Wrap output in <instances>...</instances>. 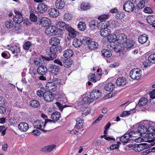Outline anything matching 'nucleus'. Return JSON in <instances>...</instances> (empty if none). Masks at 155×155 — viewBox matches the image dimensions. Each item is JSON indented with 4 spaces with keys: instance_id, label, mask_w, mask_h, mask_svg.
<instances>
[{
    "instance_id": "4c0bfd02",
    "label": "nucleus",
    "mask_w": 155,
    "mask_h": 155,
    "mask_svg": "<svg viewBox=\"0 0 155 155\" xmlns=\"http://www.w3.org/2000/svg\"><path fill=\"white\" fill-rule=\"evenodd\" d=\"M102 55L106 57H110L112 55L111 52L108 49H104L102 50Z\"/></svg>"
},
{
    "instance_id": "de8ad7c7",
    "label": "nucleus",
    "mask_w": 155,
    "mask_h": 155,
    "mask_svg": "<svg viewBox=\"0 0 155 155\" xmlns=\"http://www.w3.org/2000/svg\"><path fill=\"white\" fill-rule=\"evenodd\" d=\"M72 64V62L70 59H66L64 61L63 65L65 67H70Z\"/></svg>"
},
{
    "instance_id": "4be33fe9",
    "label": "nucleus",
    "mask_w": 155,
    "mask_h": 155,
    "mask_svg": "<svg viewBox=\"0 0 155 155\" xmlns=\"http://www.w3.org/2000/svg\"><path fill=\"white\" fill-rule=\"evenodd\" d=\"M148 38V36L145 34H143L139 37L138 40L140 43L143 44L146 42Z\"/></svg>"
},
{
    "instance_id": "393cba45",
    "label": "nucleus",
    "mask_w": 155,
    "mask_h": 155,
    "mask_svg": "<svg viewBox=\"0 0 155 155\" xmlns=\"http://www.w3.org/2000/svg\"><path fill=\"white\" fill-rule=\"evenodd\" d=\"M98 44L97 42L92 40L88 43V47L89 49L91 50H95L98 48Z\"/></svg>"
},
{
    "instance_id": "a18cd8bd",
    "label": "nucleus",
    "mask_w": 155,
    "mask_h": 155,
    "mask_svg": "<svg viewBox=\"0 0 155 155\" xmlns=\"http://www.w3.org/2000/svg\"><path fill=\"white\" fill-rule=\"evenodd\" d=\"M124 49L123 45H121V44H116V46L115 47L114 51L117 52H120L121 50Z\"/></svg>"
},
{
    "instance_id": "6e6d98bb",
    "label": "nucleus",
    "mask_w": 155,
    "mask_h": 155,
    "mask_svg": "<svg viewBox=\"0 0 155 155\" xmlns=\"http://www.w3.org/2000/svg\"><path fill=\"white\" fill-rule=\"evenodd\" d=\"M30 18L31 20L34 22H36L37 21V17L34 13H31L30 14Z\"/></svg>"
},
{
    "instance_id": "1a4fd4ad",
    "label": "nucleus",
    "mask_w": 155,
    "mask_h": 155,
    "mask_svg": "<svg viewBox=\"0 0 155 155\" xmlns=\"http://www.w3.org/2000/svg\"><path fill=\"white\" fill-rule=\"evenodd\" d=\"M43 98L46 101L50 102L52 101L54 99L53 94L50 91H47L44 93Z\"/></svg>"
},
{
    "instance_id": "a211bd4d",
    "label": "nucleus",
    "mask_w": 155,
    "mask_h": 155,
    "mask_svg": "<svg viewBox=\"0 0 155 155\" xmlns=\"http://www.w3.org/2000/svg\"><path fill=\"white\" fill-rule=\"evenodd\" d=\"M56 146L54 144H51V145L45 146L43 147L41 149V150L42 151L49 152L52 151L54 149L56 148Z\"/></svg>"
},
{
    "instance_id": "3c124183",
    "label": "nucleus",
    "mask_w": 155,
    "mask_h": 155,
    "mask_svg": "<svg viewBox=\"0 0 155 155\" xmlns=\"http://www.w3.org/2000/svg\"><path fill=\"white\" fill-rule=\"evenodd\" d=\"M119 25L118 22L116 20H113L110 21V26L112 28H115Z\"/></svg>"
},
{
    "instance_id": "5fc2aeb1",
    "label": "nucleus",
    "mask_w": 155,
    "mask_h": 155,
    "mask_svg": "<svg viewBox=\"0 0 155 155\" xmlns=\"http://www.w3.org/2000/svg\"><path fill=\"white\" fill-rule=\"evenodd\" d=\"M82 40V43H85L88 45V43H89L90 41H91L92 40L90 37H84Z\"/></svg>"
},
{
    "instance_id": "f3484780",
    "label": "nucleus",
    "mask_w": 155,
    "mask_h": 155,
    "mask_svg": "<svg viewBox=\"0 0 155 155\" xmlns=\"http://www.w3.org/2000/svg\"><path fill=\"white\" fill-rule=\"evenodd\" d=\"M146 123H148V124L147 126V133L148 134H151L153 132L154 130L155 129L154 125H155V123H154L152 122H147Z\"/></svg>"
},
{
    "instance_id": "412c9836",
    "label": "nucleus",
    "mask_w": 155,
    "mask_h": 155,
    "mask_svg": "<svg viewBox=\"0 0 155 155\" xmlns=\"http://www.w3.org/2000/svg\"><path fill=\"white\" fill-rule=\"evenodd\" d=\"M47 68L44 66H41L37 69V72L38 74L41 75H44L47 72Z\"/></svg>"
},
{
    "instance_id": "c9c22d12",
    "label": "nucleus",
    "mask_w": 155,
    "mask_h": 155,
    "mask_svg": "<svg viewBox=\"0 0 155 155\" xmlns=\"http://www.w3.org/2000/svg\"><path fill=\"white\" fill-rule=\"evenodd\" d=\"M51 54H50V57H45L43 56H42V58L43 59H45V60L47 61H50L52 60L54 58H56L57 57L56 54L54 52H50Z\"/></svg>"
},
{
    "instance_id": "c03bdc74",
    "label": "nucleus",
    "mask_w": 155,
    "mask_h": 155,
    "mask_svg": "<svg viewBox=\"0 0 155 155\" xmlns=\"http://www.w3.org/2000/svg\"><path fill=\"white\" fill-rule=\"evenodd\" d=\"M56 25L58 28H65L66 29V25H68L65 24V23L62 21H59L56 22Z\"/></svg>"
},
{
    "instance_id": "f03ea898",
    "label": "nucleus",
    "mask_w": 155,
    "mask_h": 155,
    "mask_svg": "<svg viewBox=\"0 0 155 155\" xmlns=\"http://www.w3.org/2000/svg\"><path fill=\"white\" fill-rule=\"evenodd\" d=\"M148 123H140L137 124V131H136L133 134H135V133L137 134L140 135L142 136V134H146L147 131V126L148 124Z\"/></svg>"
},
{
    "instance_id": "cd10ccee",
    "label": "nucleus",
    "mask_w": 155,
    "mask_h": 155,
    "mask_svg": "<svg viewBox=\"0 0 155 155\" xmlns=\"http://www.w3.org/2000/svg\"><path fill=\"white\" fill-rule=\"evenodd\" d=\"M61 47L59 46H53L50 49V52H54L56 54L59 53L61 52Z\"/></svg>"
},
{
    "instance_id": "8fccbe9b",
    "label": "nucleus",
    "mask_w": 155,
    "mask_h": 155,
    "mask_svg": "<svg viewBox=\"0 0 155 155\" xmlns=\"http://www.w3.org/2000/svg\"><path fill=\"white\" fill-rule=\"evenodd\" d=\"M93 101L92 100V99L91 97H86L83 98L82 100V102L84 104H88L91 103L93 102Z\"/></svg>"
},
{
    "instance_id": "ddd939ff",
    "label": "nucleus",
    "mask_w": 155,
    "mask_h": 155,
    "mask_svg": "<svg viewBox=\"0 0 155 155\" xmlns=\"http://www.w3.org/2000/svg\"><path fill=\"white\" fill-rule=\"evenodd\" d=\"M18 128L22 132H26L29 129V126L28 124L25 122L20 123L18 126Z\"/></svg>"
},
{
    "instance_id": "5701e85b",
    "label": "nucleus",
    "mask_w": 155,
    "mask_h": 155,
    "mask_svg": "<svg viewBox=\"0 0 155 155\" xmlns=\"http://www.w3.org/2000/svg\"><path fill=\"white\" fill-rule=\"evenodd\" d=\"M126 43L124 44V47L127 49H129L130 48L134 47V41L128 40L126 41Z\"/></svg>"
},
{
    "instance_id": "0e129e2a",
    "label": "nucleus",
    "mask_w": 155,
    "mask_h": 155,
    "mask_svg": "<svg viewBox=\"0 0 155 155\" xmlns=\"http://www.w3.org/2000/svg\"><path fill=\"white\" fill-rule=\"evenodd\" d=\"M64 18L65 20L69 21L71 19V17L70 15L66 13L64 15Z\"/></svg>"
},
{
    "instance_id": "b1692460",
    "label": "nucleus",
    "mask_w": 155,
    "mask_h": 155,
    "mask_svg": "<svg viewBox=\"0 0 155 155\" xmlns=\"http://www.w3.org/2000/svg\"><path fill=\"white\" fill-rule=\"evenodd\" d=\"M55 5L57 8L62 9L64 7L65 4L63 0H57L55 2Z\"/></svg>"
},
{
    "instance_id": "f8f14e48",
    "label": "nucleus",
    "mask_w": 155,
    "mask_h": 155,
    "mask_svg": "<svg viewBox=\"0 0 155 155\" xmlns=\"http://www.w3.org/2000/svg\"><path fill=\"white\" fill-rule=\"evenodd\" d=\"M48 13L50 16L52 17H56L59 15L58 10L54 8L49 9L48 11Z\"/></svg>"
},
{
    "instance_id": "7c9ffc66",
    "label": "nucleus",
    "mask_w": 155,
    "mask_h": 155,
    "mask_svg": "<svg viewBox=\"0 0 155 155\" xmlns=\"http://www.w3.org/2000/svg\"><path fill=\"white\" fill-rule=\"evenodd\" d=\"M61 114L60 112H53L51 115V118L54 121H57L59 120L61 116Z\"/></svg>"
},
{
    "instance_id": "864d4df0",
    "label": "nucleus",
    "mask_w": 155,
    "mask_h": 155,
    "mask_svg": "<svg viewBox=\"0 0 155 155\" xmlns=\"http://www.w3.org/2000/svg\"><path fill=\"white\" fill-rule=\"evenodd\" d=\"M108 18V15H102L100 16L98 19L101 21H104Z\"/></svg>"
},
{
    "instance_id": "0eeeda50",
    "label": "nucleus",
    "mask_w": 155,
    "mask_h": 155,
    "mask_svg": "<svg viewBox=\"0 0 155 155\" xmlns=\"http://www.w3.org/2000/svg\"><path fill=\"white\" fill-rule=\"evenodd\" d=\"M90 97L93 101L94 100L97 99L101 96V91L99 90H95L93 91L90 93Z\"/></svg>"
},
{
    "instance_id": "13d9d810",
    "label": "nucleus",
    "mask_w": 155,
    "mask_h": 155,
    "mask_svg": "<svg viewBox=\"0 0 155 155\" xmlns=\"http://www.w3.org/2000/svg\"><path fill=\"white\" fill-rule=\"evenodd\" d=\"M31 46V43L29 41L26 42L24 45L23 48L25 50H28Z\"/></svg>"
},
{
    "instance_id": "aec40b11",
    "label": "nucleus",
    "mask_w": 155,
    "mask_h": 155,
    "mask_svg": "<svg viewBox=\"0 0 155 155\" xmlns=\"http://www.w3.org/2000/svg\"><path fill=\"white\" fill-rule=\"evenodd\" d=\"M49 71L54 75H57L58 73L60 71L59 67L55 65H51L49 68Z\"/></svg>"
},
{
    "instance_id": "4d7b16f0",
    "label": "nucleus",
    "mask_w": 155,
    "mask_h": 155,
    "mask_svg": "<svg viewBox=\"0 0 155 155\" xmlns=\"http://www.w3.org/2000/svg\"><path fill=\"white\" fill-rule=\"evenodd\" d=\"M137 5L138 8L140 9H142L145 7V2L144 0H141Z\"/></svg>"
},
{
    "instance_id": "6e6552de",
    "label": "nucleus",
    "mask_w": 155,
    "mask_h": 155,
    "mask_svg": "<svg viewBox=\"0 0 155 155\" xmlns=\"http://www.w3.org/2000/svg\"><path fill=\"white\" fill-rule=\"evenodd\" d=\"M56 28L53 26H50L46 28L45 30V33L50 36L53 35L55 34V33L58 32Z\"/></svg>"
},
{
    "instance_id": "f257e3e1",
    "label": "nucleus",
    "mask_w": 155,
    "mask_h": 155,
    "mask_svg": "<svg viewBox=\"0 0 155 155\" xmlns=\"http://www.w3.org/2000/svg\"><path fill=\"white\" fill-rule=\"evenodd\" d=\"M55 123V122L51 120L46 119L45 122L41 120H37L34 122V126L35 128L39 129L43 132H46L49 130L48 127L50 124Z\"/></svg>"
},
{
    "instance_id": "ea45409f",
    "label": "nucleus",
    "mask_w": 155,
    "mask_h": 155,
    "mask_svg": "<svg viewBox=\"0 0 155 155\" xmlns=\"http://www.w3.org/2000/svg\"><path fill=\"white\" fill-rule=\"evenodd\" d=\"M46 86L48 87L49 90L51 91H54L56 90V86L55 84L52 82H49L46 84Z\"/></svg>"
},
{
    "instance_id": "20e7f679",
    "label": "nucleus",
    "mask_w": 155,
    "mask_h": 155,
    "mask_svg": "<svg viewBox=\"0 0 155 155\" xmlns=\"http://www.w3.org/2000/svg\"><path fill=\"white\" fill-rule=\"evenodd\" d=\"M120 30H116L114 33L117 34V42L118 43L123 44L127 40V36L124 33H120Z\"/></svg>"
},
{
    "instance_id": "bf43d9fd",
    "label": "nucleus",
    "mask_w": 155,
    "mask_h": 155,
    "mask_svg": "<svg viewBox=\"0 0 155 155\" xmlns=\"http://www.w3.org/2000/svg\"><path fill=\"white\" fill-rule=\"evenodd\" d=\"M98 22L97 21H93L90 22L89 23V25L91 28L94 27L97 25H98Z\"/></svg>"
},
{
    "instance_id": "e2e57ef3",
    "label": "nucleus",
    "mask_w": 155,
    "mask_h": 155,
    "mask_svg": "<svg viewBox=\"0 0 155 155\" xmlns=\"http://www.w3.org/2000/svg\"><path fill=\"white\" fill-rule=\"evenodd\" d=\"M103 21H101L98 24L97 27L99 28H100L101 29H104V26Z\"/></svg>"
},
{
    "instance_id": "6ab92c4d",
    "label": "nucleus",
    "mask_w": 155,
    "mask_h": 155,
    "mask_svg": "<svg viewBox=\"0 0 155 155\" xmlns=\"http://www.w3.org/2000/svg\"><path fill=\"white\" fill-rule=\"evenodd\" d=\"M127 80L124 77H120L118 78L116 81L117 84L119 86H124L127 83Z\"/></svg>"
},
{
    "instance_id": "c756f323",
    "label": "nucleus",
    "mask_w": 155,
    "mask_h": 155,
    "mask_svg": "<svg viewBox=\"0 0 155 155\" xmlns=\"http://www.w3.org/2000/svg\"><path fill=\"white\" fill-rule=\"evenodd\" d=\"M50 44L53 46H57L60 43L59 38L57 37H52L50 40Z\"/></svg>"
},
{
    "instance_id": "338daca9",
    "label": "nucleus",
    "mask_w": 155,
    "mask_h": 155,
    "mask_svg": "<svg viewBox=\"0 0 155 155\" xmlns=\"http://www.w3.org/2000/svg\"><path fill=\"white\" fill-rule=\"evenodd\" d=\"M133 149L134 150L136 151L139 152L142 150L141 148L140 147V146L139 144L134 147Z\"/></svg>"
},
{
    "instance_id": "9b49d317",
    "label": "nucleus",
    "mask_w": 155,
    "mask_h": 155,
    "mask_svg": "<svg viewBox=\"0 0 155 155\" xmlns=\"http://www.w3.org/2000/svg\"><path fill=\"white\" fill-rule=\"evenodd\" d=\"M75 120L76 121V124L74 128L76 129H79L82 128L84 121L82 118L78 117L76 118Z\"/></svg>"
},
{
    "instance_id": "473e14b6",
    "label": "nucleus",
    "mask_w": 155,
    "mask_h": 155,
    "mask_svg": "<svg viewBox=\"0 0 155 155\" xmlns=\"http://www.w3.org/2000/svg\"><path fill=\"white\" fill-rule=\"evenodd\" d=\"M110 30L108 29H102L100 32L101 35L105 37L107 36L110 34Z\"/></svg>"
},
{
    "instance_id": "680f3d73",
    "label": "nucleus",
    "mask_w": 155,
    "mask_h": 155,
    "mask_svg": "<svg viewBox=\"0 0 155 155\" xmlns=\"http://www.w3.org/2000/svg\"><path fill=\"white\" fill-rule=\"evenodd\" d=\"M125 15L123 12L118 13L116 15V18L118 19H123Z\"/></svg>"
},
{
    "instance_id": "774afa93",
    "label": "nucleus",
    "mask_w": 155,
    "mask_h": 155,
    "mask_svg": "<svg viewBox=\"0 0 155 155\" xmlns=\"http://www.w3.org/2000/svg\"><path fill=\"white\" fill-rule=\"evenodd\" d=\"M139 144L141 150L147 148V144L146 143H140Z\"/></svg>"
},
{
    "instance_id": "a878e982",
    "label": "nucleus",
    "mask_w": 155,
    "mask_h": 155,
    "mask_svg": "<svg viewBox=\"0 0 155 155\" xmlns=\"http://www.w3.org/2000/svg\"><path fill=\"white\" fill-rule=\"evenodd\" d=\"M115 88V85L114 84L112 83H106L104 89L108 91H112Z\"/></svg>"
},
{
    "instance_id": "c85d7f7f",
    "label": "nucleus",
    "mask_w": 155,
    "mask_h": 155,
    "mask_svg": "<svg viewBox=\"0 0 155 155\" xmlns=\"http://www.w3.org/2000/svg\"><path fill=\"white\" fill-rule=\"evenodd\" d=\"M74 52L72 50L68 49L64 51L63 55L65 58H69L72 56Z\"/></svg>"
},
{
    "instance_id": "37998d69",
    "label": "nucleus",
    "mask_w": 155,
    "mask_h": 155,
    "mask_svg": "<svg viewBox=\"0 0 155 155\" xmlns=\"http://www.w3.org/2000/svg\"><path fill=\"white\" fill-rule=\"evenodd\" d=\"M91 6V5L90 4L83 2L81 4V8L83 10H86L90 8Z\"/></svg>"
},
{
    "instance_id": "e433bc0d",
    "label": "nucleus",
    "mask_w": 155,
    "mask_h": 155,
    "mask_svg": "<svg viewBox=\"0 0 155 155\" xmlns=\"http://www.w3.org/2000/svg\"><path fill=\"white\" fill-rule=\"evenodd\" d=\"M135 112V110L134 109L130 110L129 111H123V112L121 113L120 115V116L121 117H123L124 116H128L130 115V114H132L133 113Z\"/></svg>"
},
{
    "instance_id": "bb28decb",
    "label": "nucleus",
    "mask_w": 155,
    "mask_h": 155,
    "mask_svg": "<svg viewBox=\"0 0 155 155\" xmlns=\"http://www.w3.org/2000/svg\"><path fill=\"white\" fill-rule=\"evenodd\" d=\"M82 44V41L81 38H75L73 42V45L76 48L79 47Z\"/></svg>"
},
{
    "instance_id": "4468645a",
    "label": "nucleus",
    "mask_w": 155,
    "mask_h": 155,
    "mask_svg": "<svg viewBox=\"0 0 155 155\" xmlns=\"http://www.w3.org/2000/svg\"><path fill=\"white\" fill-rule=\"evenodd\" d=\"M40 24L43 27L48 26L51 24L50 20L47 18H42L40 21Z\"/></svg>"
},
{
    "instance_id": "49530a36",
    "label": "nucleus",
    "mask_w": 155,
    "mask_h": 155,
    "mask_svg": "<svg viewBox=\"0 0 155 155\" xmlns=\"http://www.w3.org/2000/svg\"><path fill=\"white\" fill-rule=\"evenodd\" d=\"M148 60L150 63L155 64V53H152L149 56Z\"/></svg>"
},
{
    "instance_id": "79ce46f5",
    "label": "nucleus",
    "mask_w": 155,
    "mask_h": 155,
    "mask_svg": "<svg viewBox=\"0 0 155 155\" xmlns=\"http://www.w3.org/2000/svg\"><path fill=\"white\" fill-rule=\"evenodd\" d=\"M117 34L115 33L112 34L108 37V40L110 42H114L117 41Z\"/></svg>"
},
{
    "instance_id": "09e8293b",
    "label": "nucleus",
    "mask_w": 155,
    "mask_h": 155,
    "mask_svg": "<svg viewBox=\"0 0 155 155\" xmlns=\"http://www.w3.org/2000/svg\"><path fill=\"white\" fill-rule=\"evenodd\" d=\"M5 25L7 28L10 29L13 26V22L12 20H9L6 21Z\"/></svg>"
},
{
    "instance_id": "39448f33",
    "label": "nucleus",
    "mask_w": 155,
    "mask_h": 155,
    "mask_svg": "<svg viewBox=\"0 0 155 155\" xmlns=\"http://www.w3.org/2000/svg\"><path fill=\"white\" fill-rule=\"evenodd\" d=\"M15 13L16 15L13 18V20L14 22L18 24L21 23L23 19L21 13L18 11H15Z\"/></svg>"
},
{
    "instance_id": "7ed1b4c3",
    "label": "nucleus",
    "mask_w": 155,
    "mask_h": 155,
    "mask_svg": "<svg viewBox=\"0 0 155 155\" xmlns=\"http://www.w3.org/2000/svg\"><path fill=\"white\" fill-rule=\"evenodd\" d=\"M141 71L139 68H134L130 71V77L134 80H138L141 77Z\"/></svg>"
},
{
    "instance_id": "f704fd0d",
    "label": "nucleus",
    "mask_w": 155,
    "mask_h": 155,
    "mask_svg": "<svg viewBox=\"0 0 155 155\" xmlns=\"http://www.w3.org/2000/svg\"><path fill=\"white\" fill-rule=\"evenodd\" d=\"M29 105L31 107L34 108H37L40 105V103L38 101L36 100H32L29 102Z\"/></svg>"
},
{
    "instance_id": "603ef678",
    "label": "nucleus",
    "mask_w": 155,
    "mask_h": 155,
    "mask_svg": "<svg viewBox=\"0 0 155 155\" xmlns=\"http://www.w3.org/2000/svg\"><path fill=\"white\" fill-rule=\"evenodd\" d=\"M116 46V43L114 42H110V44L108 45L107 46V47L108 48H110L111 50L114 51L115 47Z\"/></svg>"
},
{
    "instance_id": "2f4dec72",
    "label": "nucleus",
    "mask_w": 155,
    "mask_h": 155,
    "mask_svg": "<svg viewBox=\"0 0 155 155\" xmlns=\"http://www.w3.org/2000/svg\"><path fill=\"white\" fill-rule=\"evenodd\" d=\"M42 56L40 58H38L34 61V64L37 66H41L44 62V60L45 59L42 58Z\"/></svg>"
},
{
    "instance_id": "a19ab883",
    "label": "nucleus",
    "mask_w": 155,
    "mask_h": 155,
    "mask_svg": "<svg viewBox=\"0 0 155 155\" xmlns=\"http://www.w3.org/2000/svg\"><path fill=\"white\" fill-rule=\"evenodd\" d=\"M79 29L81 31H84L86 28V25L84 22H80L78 25Z\"/></svg>"
},
{
    "instance_id": "9d476101",
    "label": "nucleus",
    "mask_w": 155,
    "mask_h": 155,
    "mask_svg": "<svg viewBox=\"0 0 155 155\" xmlns=\"http://www.w3.org/2000/svg\"><path fill=\"white\" fill-rule=\"evenodd\" d=\"M66 29L68 32V35L71 37L74 38L78 34V32L69 25H66Z\"/></svg>"
},
{
    "instance_id": "dca6fc26",
    "label": "nucleus",
    "mask_w": 155,
    "mask_h": 155,
    "mask_svg": "<svg viewBox=\"0 0 155 155\" xmlns=\"http://www.w3.org/2000/svg\"><path fill=\"white\" fill-rule=\"evenodd\" d=\"M130 138V133H126L124 136L121 137L120 140L121 142L124 144H125L127 143L129 139Z\"/></svg>"
},
{
    "instance_id": "58836bf2",
    "label": "nucleus",
    "mask_w": 155,
    "mask_h": 155,
    "mask_svg": "<svg viewBox=\"0 0 155 155\" xmlns=\"http://www.w3.org/2000/svg\"><path fill=\"white\" fill-rule=\"evenodd\" d=\"M147 103L148 100L146 98L142 97L140 99L138 104L139 106H143L146 105Z\"/></svg>"
},
{
    "instance_id": "2eb2a0df",
    "label": "nucleus",
    "mask_w": 155,
    "mask_h": 155,
    "mask_svg": "<svg viewBox=\"0 0 155 155\" xmlns=\"http://www.w3.org/2000/svg\"><path fill=\"white\" fill-rule=\"evenodd\" d=\"M48 8L47 5L44 3H41L39 4L37 8V10L38 12L41 13L46 12Z\"/></svg>"
},
{
    "instance_id": "423d86ee",
    "label": "nucleus",
    "mask_w": 155,
    "mask_h": 155,
    "mask_svg": "<svg viewBox=\"0 0 155 155\" xmlns=\"http://www.w3.org/2000/svg\"><path fill=\"white\" fill-rule=\"evenodd\" d=\"M123 9L125 11L130 12L133 11L134 5L133 2L130 1L126 2L123 5Z\"/></svg>"
},
{
    "instance_id": "69168bd1",
    "label": "nucleus",
    "mask_w": 155,
    "mask_h": 155,
    "mask_svg": "<svg viewBox=\"0 0 155 155\" xmlns=\"http://www.w3.org/2000/svg\"><path fill=\"white\" fill-rule=\"evenodd\" d=\"M149 94L151 98L153 99L155 98V89L153 90L152 91L150 92Z\"/></svg>"
},
{
    "instance_id": "72a5a7b5",
    "label": "nucleus",
    "mask_w": 155,
    "mask_h": 155,
    "mask_svg": "<svg viewBox=\"0 0 155 155\" xmlns=\"http://www.w3.org/2000/svg\"><path fill=\"white\" fill-rule=\"evenodd\" d=\"M147 21L149 24L150 25H153L155 24V15H152L147 16Z\"/></svg>"
},
{
    "instance_id": "052dcab7",
    "label": "nucleus",
    "mask_w": 155,
    "mask_h": 155,
    "mask_svg": "<svg viewBox=\"0 0 155 155\" xmlns=\"http://www.w3.org/2000/svg\"><path fill=\"white\" fill-rule=\"evenodd\" d=\"M145 12L147 13H152L153 12L152 10L149 7H146L144 9Z\"/></svg>"
}]
</instances>
